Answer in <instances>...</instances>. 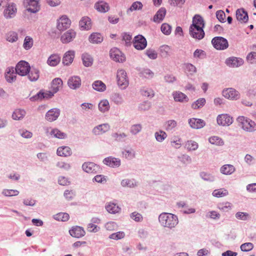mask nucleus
Wrapping results in <instances>:
<instances>
[{"label":"nucleus","mask_w":256,"mask_h":256,"mask_svg":"<svg viewBox=\"0 0 256 256\" xmlns=\"http://www.w3.org/2000/svg\"><path fill=\"white\" fill-rule=\"evenodd\" d=\"M70 20L66 16H62L58 20L56 28L60 31H63L70 27Z\"/></svg>","instance_id":"nucleus-10"},{"label":"nucleus","mask_w":256,"mask_h":256,"mask_svg":"<svg viewBox=\"0 0 256 256\" xmlns=\"http://www.w3.org/2000/svg\"><path fill=\"white\" fill-rule=\"evenodd\" d=\"M110 56L114 60L119 62L125 61L126 57L124 54L117 48H113L110 50Z\"/></svg>","instance_id":"nucleus-8"},{"label":"nucleus","mask_w":256,"mask_h":256,"mask_svg":"<svg viewBox=\"0 0 256 256\" xmlns=\"http://www.w3.org/2000/svg\"><path fill=\"white\" fill-rule=\"evenodd\" d=\"M60 60V57L56 54H52L47 61L48 64L52 66H56L59 64Z\"/></svg>","instance_id":"nucleus-38"},{"label":"nucleus","mask_w":256,"mask_h":256,"mask_svg":"<svg viewBox=\"0 0 256 256\" xmlns=\"http://www.w3.org/2000/svg\"><path fill=\"white\" fill-rule=\"evenodd\" d=\"M112 136L118 142H124L127 137V135L124 132H114L112 134Z\"/></svg>","instance_id":"nucleus-45"},{"label":"nucleus","mask_w":256,"mask_h":256,"mask_svg":"<svg viewBox=\"0 0 256 256\" xmlns=\"http://www.w3.org/2000/svg\"><path fill=\"white\" fill-rule=\"evenodd\" d=\"M112 100L116 104H120L123 102L122 96L118 93H113L111 95Z\"/></svg>","instance_id":"nucleus-51"},{"label":"nucleus","mask_w":256,"mask_h":256,"mask_svg":"<svg viewBox=\"0 0 256 256\" xmlns=\"http://www.w3.org/2000/svg\"><path fill=\"white\" fill-rule=\"evenodd\" d=\"M166 12V8L162 7L160 8L153 18V21L155 22L160 23L164 19Z\"/></svg>","instance_id":"nucleus-27"},{"label":"nucleus","mask_w":256,"mask_h":256,"mask_svg":"<svg viewBox=\"0 0 256 256\" xmlns=\"http://www.w3.org/2000/svg\"><path fill=\"white\" fill-rule=\"evenodd\" d=\"M94 7L98 12L102 13H105L110 10L108 4L103 0L96 2Z\"/></svg>","instance_id":"nucleus-26"},{"label":"nucleus","mask_w":256,"mask_h":256,"mask_svg":"<svg viewBox=\"0 0 256 256\" xmlns=\"http://www.w3.org/2000/svg\"><path fill=\"white\" fill-rule=\"evenodd\" d=\"M82 168L87 173L96 174L98 168V166L94 162H85L82 165Z\"/></svg>","instance_id":"nucleus-18"},{"label":"nucleus","mask_w":256,"mask_h":256,"mask_svg":"<svg viewBox=\"0 0 256 256\" xmlns=\"http://www.w3.org/2000/svg\"><path fill=\"white\" fill-rule=\"evenodd\" d=\"M17 9L14 3L8 4L6 8L4 10V16L6 18H13L16 12Z\"/></svg>","instance_id":"nucleus-24"},{"label":"nucleus","mask_w":256,"mask_h":256,"mask_svg":"<svg viewBox=\"0 0 256 256\" xmlns=\"http://www.w3.org/2000/svg\"><path fill=\"white\" fill-rule=\"evenodd\" d=\"M118 84L122 89L126 88L128 85V79L126 72L122 70H118L117 71Z\"/></svg>","instance_id":"nucleus-4"},{"label":"nucleus","mask_w":256,"mask_h":256,"mask_svg":"<svg viewBox=\"0 0 256 256\" xmlns=\"http://www.w3.org/2000/svg\"><path fill=\"white\" fill-rule=\"evenodd\" d=\"M39 0H25L24 4H27V10L32 13H36L39 11L40 6Z\"/></svg>","instance_id":"nucleus-12"},{"label":"nucleus","mask_w":256,"mask_h":256,"mask_svg":"<svg viewBox=\"0 0 256 256\" xmlns=\"http://www.w3.org/2000/svg\"><path fill=\"white\" fill-rule=\"evenodd\" d=\"M232 122V118L228 114H221L217 117V122L220 126H229Z\"/></svg>","instance_id":"nucleus-9"},{"label":"nucleus","mask_w":256,"mask_h":256,"mask_svg":"<svg viewBox=\"0 0 256 256\" xmlns=\"http://www.w3.org/2000/svg\"><path fill=\"white\" fill-rule=\"evenodd\" d=\"M106 210L110 214H116L118 212L120 208L114 203H110L106 205Z\"/></svg>","instance_id":"nucleus-42"},{"label":"nucleus","mask_w":256,"mask_h":256,"mask_svg":"<svg viewBox=\"0 0 256 256\" xmlns=\"http://www.w3.org/2000/svg\"><path fill=\"white\" fill-rule=\"evenodd\" d=\"M172 95L176 102H188L189 100L188 98L184 94L179 91L174 92Z\"/></svg>","instance_id":"nucleus-33"},{"label":"nucleus","mask_w":256,"mask_h":256,"mask_svg":"<svg viewBox=\"0 0 256 256\" xmlns=\"http://www.w3.org/2000/svg\"><path fill=\"white\" fill-rule=\"evenodd\" d=\"M189 34L192 38L198 40H202L205 36L204 30L200 28L196 29L194 27L190 26Z\"/></svg>","instance_id":"nucleus-11"},{"label":"nucleus","mask_w":256,"mask_h":256,"mask_svg":"<svg viewBox=\"0 0 256 256\" xmlns=\"http://www.w3.org/2000/svg\"><path fill=\"white\" fill-rule=\"evenodd\" d=\"M200 177L204 181L212 182L215 180V177L210 174L202 172H200Z\"/></svg>","instance_id":"nucleus-47"},{"label":"nucleus","mask_w":256,"mask_h":256,"mask_svg":"<svg viewBox=\"0 0 256 256\" xmlns=\"http://www.w3.org/2000/svg\"><path fill=\"white\" fill-rule=\"evenodd\" d=\"M122 40L125 42V44L126 46H130L131 45V40L132 39V35L128 32H123L122 34Z\"/></svg>","instance_id":"nucleus-54"},{"label":"nucleus","mask_w":256,"mask_h":256,"mask_svg":"<svg viewBox=\"0 0 256 256\" xmlns=\"http://www.w3.org/2000/svg\"><path fill=\"white\" fill-rule=\"evenodd\" d=\"M154 136L158 142H162L167 137V134L163 130H160L155 132Z\"/></svg>","instance_id":"nucleus-52"},{"label":"nucleus","mask_w":256,"mask_h":256,"mask_svg":"<svg viewBox=\"0 0 256 256\" xmlns=\"http://www.w3.org/2000/svg\"><path fill=\"white\" fill-rule=\"evenodd\" d=\"M103 163L112 168H117L120 165V160L119 158L109 156L104 159Z\"/></svg>","instance_id":"nucleus-21"},{"label":"nucleus","mask_w":256,"mask_h":256,"mask_svg":"<svg viewBox=\"0 0 256 256\" xmlns=\"http://www.w3.org/2000/svg\"><path fill=\"white\" fill-rule=\"evenodd\" d=\"M236 120L238 123V126L244 130L252 132L256 130V123L244 116H239Z\"/></svg>","instance_id":"nucleus-2"},{"label":"nucleus","mask_w":256,"mask_h":256,"mask_svg":"<svg viewBox=\"0 0 256 256\" xmlns=\"http://www.w3.org/2000/svg\"><path fill=\"white\" fill-rule=\"evenodd\" d=\"M69 233L72 236L78 238H82L86 234V232L84 228L78 226H72L69 230Z\"/></svg>","instance_id":"nucleus-14"},{"label":"nucleus","mask_w":256,"mask_h":256,"mask_svg":"<svg viewBox=\"0 0 256 256\" xmlns=\"http://www.w3.org/2000/svg\"><path fill=\"white\" fill-rule=\"evenodd\" d=\"M236 170L235 168L232 164H225L220 168V172L224 174L230 175Z\"/></svg>","instance_id":"nucleus-35"},{"label":"nucleus","mask_w":256,"mask_h":256,"mask_svg":"<svg viewBox=\"0 0 256 256\" xmlns=\"http://www.w3.org/2000/svg\"><path fill=\"white\" fill-rule=\"evenodd\" d=\"M212 196L216 198H220L228 194V191L226 190H215L212 192Z\"/></svg>","instance_id":"nucleus-55"},{"label":"nucleus","mask_w":256,"mask_h":256,"mask_svg":"<svg viewBox=\"0 0 256 256\" xmlns=\"http://www.w3.org/2000/svg\"><path fill=\"white\" fill-rule=\"evenodd\" d=\"M142 126L140 124H136L132 126L130 132L134 135H136L141 131Z\"/></svg>","instance_id":"nucleus-64"},{"label":"nucleus","mask_w":256,"mask_h":256,"mask_svg":"<svg viewBox=\"0 0 256 256\" xmlns=\"http://www.w3.org/2000/svg\"><path fill=\"white\" fill-rule=\"evenodd\" d=\"M26 114V112L24 110L16 109L12 114V118L14 120H20L24 118Z\"/></svg>","instance_id":"nucleus-37"},{"label":"nucleus","mask_w":256,"mask_h":256,"mask_svg":"<svg viewBox=\"0 0 256 256\" xmlns=\"http://www.w3.org/2000/svg\"><path fill=\"white\" fill-rule=\"evenodd\" d=\"M19 192L16 190H4L2 192V194L6 196H18Z\"/></svg>","instance_id":"nucleus-62"},{"label":"nucleus","mask_w":256,"mask_h":256,"mask_svg":"<svg viewBox=\"0 0 256 256\" xmlns=\"http://www.w3.org/2000/svg\"><path fill=\"white\" fill-rule=\"evenodd\" d=\"M120 184L122 187L134 188L138 185V182L134 178H125L121 181Z\"/></svg>","instance_id":"nucleus-31"},{"label":"nucleus","mask_w":256,"mask_h":256,"mask_svg":"<svg viewBox=\"0 0 256 256\" xmlns=\"http://www.w3.org/2000/svg\"><path fill=\"white\" fill-rule=\"evenodd\" d=\"M190 26L194 27L196 29L200 28L204 30V22L203 18L198 14L195 15L192 18V24H190Z\"/></svg>","instance_id":"nucleus-23"},{"label":"nucleus","mask_w":256,"mask_h":256,"mask_svg":"<svg viewBox=\"0 0 256 256\" xmlns=\"http://www.w3.org/2000/svg\"><path fill=\"white\" fill-rule=\"evenodd\" d=\"M236 18L242 23H246L248 20L247 12L243 8L238 9L236 11Z\"/></svg>","instance_id":"nucleus-20"},{"label":"nucleus","mask_w":256,"mask_h":256,"mask_svg":"<svg viewBox=\"0 0 256 256\" xmlns=\"http://www.w3.org/2000/svg\"><path fill=\"white\" fill-rule=\"evenodd\" d=\"M60 114V110L58 108H54L49 110L46 114V119L49 122L56 120Z\"/></svg>","instance_id":"nucleus-19"},{"label":"nucleus","mask_w":256,"mask_h":256,"mask_svg":"<svg viewBox=\"0 0 256 256\" xmlns=\"http://www.w3.org/2000/svg\"><path fill=\"white\" fill-rule=\"evenodd\" d=\"M212 44L217 50H224L228 46V40L222 36H216L212 40Z\"/></svg>","instance_id":"nucleus-3"},{"label":"nucleus","mask_w":256,"mask_h":256,"mask_svg":"<svg viewBox=\"0 0 256 256\" xmlns=\"http://www.w3.org/2000/svg\"><path fill=\"white\" fill-rule=\"evenodd\" d=\"M188 124L192 128L195 129L201 128L206 125V122L204 120L196 118H190Z\"/></svg>","instance_id":"nucleus-22"},{"label":"nucleus","mask_w":256,"mask_h":256,"mask_svg":"<svg viewBox=\"0 0 256 256\" xmlns=\"http://www.w3.org/2000/svg\"><path fill=\"white\" fill-rule=\"evenodd\" d=\"M44 98V92L43 90H40L34 96L30 97V100L31 102L41 101Z\"/></svg>","instance_id":"nucleus-53"},{"label":"nucleus","mask_w":256,"mask_h":256,"mask_svg":"<svg viewBox=\"0 0 256 256\" xmlns=\"http://www.w3.org/2000/svg\"><path fill=\"white\" fill-rule=\"evenodd\" d=\"M140 76L147 78H152L154 76V73L148 68H144L140 72Z\"/></svg>","instance_id":"nucleus-56"},{"label":"nucleus","mask_w":256,"mask_h":256,"mask_svg":"<svg viewBox=\"0 0 256 256\" xmlns=\"http://www.w3.org/2000/svg\"><path fill=\"white\" fill-rule=\"evenodd\" d=\"M74 50H68L66 52L62 58L63 64L66 66H68L72 64L74 58Z\"/></svg>","instance_id":"nucleus-28"},{"label":"nucleus","mask_w":256,"mask_h":256,"mask_svg":"<svg viewBox=\"0 0 256 256\" xmlns=\"http://www.w3.org/2000/svg\"><path fill=\"white\" fill-rule=\"evenodd\" d=\"M132 42L134 48L138 50H144L147 46L146 38L141 34L134 36Z\"/></svg>","instance_id":"nucleus-6"},{"label":"nucleus","mask_w":256,"mask_h":256,"mask_svg":"<svg viewBox=\"0 0 256 256\" xmlns=\"http://www.w3.org/2000/svg\"><path fill=\"white\" fill-rule=\"evenodd\" d=\"M222 96L230 100H237L240 97V92L234 88H227L222 91Z\"/></svg>","instance_id":"nucleus-7"},{"label":"nucleus","mask_w":256,"mask_h":256,"mask_svg":"<svg viewBox=\"0 0 256 256\" xmlns=\"http://www.w3.org/2000/svg\"><path fill=\"white\" fill-rule=\"evenodd\" d=\"M92 88L98 92H104L106 90V84L101 80H96L92 84Z\"/></svg>","instance_id":"nucleus-40"},{"label":"nucleus","mask_w":256,"mask_h":256,"mask_svg":"<svg viewBox=\"0 0 256 256\" xmlns=\"http://www.w3.org/2000/svg\"><path fill=\"white\" fill-rule=\"evenodd\" d=\"M209 142L216 146H223L224 144V140L220 137L217 136H211L208 138Z\"/></svg>","instance_id":"nucleus-46"},{"label":"nucleus","mask_w":256,"mask_h":256,"mask_svg":"<svg viewBox=\"0 0 256 256\" xmlns=\"http://www.w3.org/2000/svg\"><path fill=\"white\" fill-rule=\"evenodd\" d=\"M27 76L30 81L36 82L40 77V70L37 68L32 66Z\"/></svg>","instance_id":"nucleus-29"},{"label":"nucleus","mask_w":256,"mask_h":256,"mask_svg":"<svg viewBox=\"0 0 256 256\" xmlns=\"http://www.w3.org/2000/svg\"><path fill=\"white\" fill-rule=\"evenodd\" d=\"M160 28L162 32L166 35H169L171 33L172 27L168 24H162Z\"/></svg>","instance_id":"nucleus-63"},{"label":"nucleus","mask_w":256,"mask_h":256,"mask_svg":"<svg viewBox=\"0 0 256 256\" xmlns=\"http://www.w3.org/2000/svg\"><path fill=\"white\" fill-rule=\"evenodd\" d=\"M98 109L102 112L108 111L110 109L108 101L107 100H101L98 104Z\"/></svg>","instance_id":"nucleus-44"},{"label":"nucleus","mask_w":256,"mask_h":256,"mask_svg":"<svg viewBox=\"0 0 256 256\" xmlns=\"http://www.w3.org/2000/svg\"><path fill=\"white\" fill-rule=\"evenodd\" d=\"M76 32L72 29L69 30L61 36L60 40L63 44H68L76 38Z\"/></svg>","instance_id":"nucleus-15"},{"label":"nucleus","mask_w":256,"mask_h":256,"mask_svg":"<svg viewBox=\"0 0 256 256\" xmlns=\"http://www.w3.org/2000/svg\"><path fill=\"white\" fill-rule=\"evenodd\" d=\"M143 5L140 2L136 1L133 2L130 7L128 10V11L132 12L133 10H140L142 8Z\"/></svg>","instance_id":"nucleus-60"},{"label":"nucleus","mask_w":256,"mask_h":256,"mask_svg":"<svg viewBox=\"0 0 256 256\" xmlns=\"http://www.w3.org/2000/svg\"><path fill=\"white\" fill-rule=\"evenodd\" d=\"M68 87L72 90L78 88L81 85V79L78 76H70L68 80Z\"/></svg>","instance_id":"nucleus-17"},{"label":"nucleus","mask_w":256,"mask_h":256,"mask_svg":"<svg viewBox=\"0 0 256 256\" xmlns=\"http://www.w3.org/2000/svg\"><path fill=\"white\" fill-rule=\"evenodd\" d=\"M225 63L229 67L237 68L243 64L244 60L240 58L232 56L226 58Z\"/></svg>","instance_id":"nucleus-13"},{"label":"nucleus","mask_w":256,"mask_h":256,"mask_svg":"<svg viewBox=\"0 0 256 256\" xmlns=\"http://www.w3.org/2000/svg\"><path fill=\"white\" fill-rule=\"evenodd\" d=\"M16 72L14 67H8L6 70L4 77L6 82L8 83H12L16 80Z\"/></svg>","instance_id":"nucleus-16"},{"label":"nucleus","mask_w":256,"mask_h":256,"mask_svg":"<svg viewBox=\"0 0 256 256\" xmlns=\"http://www.w3.org/2000/svg\"><path fill=\"white\" fill-rule=\"evenodd\" d=\"M235 216L237 219L242 220H246L250 218L248 213L244 212H237Z\"/></svg>","instance_id":"nucleus-58"},{"label":"nucleus","mask_w":256,"mask_h":256,"mask_svg":"<svg viewBox=\"0 0 256 256\" xmlns=\"http://www.w3.org/2000/svg\"><path fill=\"white\" fill-rule=\"evenodd\" d=\"M158 221L160 225L164 228L172 229L178 224L176 215L168 212H162L158 216Z\"/></svg>","instance_id":"nucleus-1"},{"label":"nucleus","mask_w":256,"mask_h":256,"mask_svg":"<svg viewBox=\"0 0 256 256\" xmlns=\"http://www.w3.org/2000/svg\"><path fill=\"white\" fill-rule=\"evenodd\" d=\"M88 40L92 44H98L103 41L104 38L100 33L93 32L89 36Z\"/></svg>","instance_id":"nucleus-32"},{"label":"nucleus","mask_w":256,"mask_h":256,"mask_svg":"<svg viewBox=\"0 0 256 256\" xmlns=\"http://www.w3.org/2000/svg\"><path fill=\"white\" fill-rule=\"evenodd\" d=\"M6 39L8 42L13 43L18 40V34L14 31H10L6 34Z\"/></svg>","instance_id":"nucleus-39"},{"label":"nucleus","mask_w":256,"mask_h":256,"mask_svg":"<svg viewBox=\"0 0 256 256\" xmlns=\"http://www.w3.org/2000/svg\"><path fill=\"white\" fill-rule=\"evenodd\" d=\"M56 154L58 156L66 157L71 156L72 152L70 147L63 146L58 148Z\"/></svg>","instance_id":"nucleus-34"},{"label":"nucleus","mask_w":256,"mask_h":256,"mask_svg":"<svg viewBox=\"0 0 256 256\" xmlns=\"http://www.w3.org/2000/svg\"><path fill=\"white\" fill-rule=\"evenodd\" d=\"M50 134L52 135H54L55 138L60 139H64L66 138V133L60 131L57 128L53 129L51 131Z\"/></svg>","instance_id":"nucleus-49"},{"label":"nucleus","mask_w":256,"mask_h":256,"mask_svg":"<svg viewBox=\"0 0 256 256\" xmlns=\"http://www.w3.org/2000/svg\"><path fill=\"white\" fill-rule=\"evenodd\" d=\"M177 126V122L175 120H170L166 121L165 124V128L166 130H171Z\"/></svg>","instance_id":"nucleus-61"},{"label":"nucleus","mask_w":256,"mask_h":256,"mask_svg":"<svg viewBox=\"0 0 256 256\" xmlns=\"http://www.w3.org/2000/svg\"><path fill=\"white\" fill-rule=\"evenodd\" d=\"M206 100L204 98H200L193 102L192 104V108L194 110L198 109L203 106L206 104Z\"/></svg>","instance_id":"nucleus-50"},{"label":"nucleus","mask_w":256,"mask_h":256,"mask_svg":"<svg viewBox=\"0 0 256 256\" xmlns=\"http://www.w3.org/2000/svg\"><path fill=\"white\" fill-rule=\"evenodd\" d=\"M34 40L33 38L30 36H26L24 39L23 48L26 50H30L33 46Z\"/></svg>","instance_id":"nucleus-41"},{"label":"nucleus","mask_w":256,"mask_h":256,"mask_svg":"<svg viewBox=\"0 0 256 256\" xmlns=\"http://www.w3.org/2000/svg\"><path fill=\"white\" fill-rule=\"evenodd\" d=\"M82 60L84 65L86 67H89L92 64L93 58L88 53H84L82 55Z\"/></svg>","instance_id":"nucleus-36"},{"label":"nucleus","mask_w":256,"mask_h":256,"mask_svg":"<svg viewBox=\"0 0 256 256\" xmlns=\"http://www.w3.org/2000/svg\"><path fill=\"white\" fill-rule=\"evenodd\" d=\"M82 30H88L91 28V20L88 16H84L79 22Z\"/></svg>","instance_id":"nucleus-30"},{"label":"nucleus","mask_w":256,"mask_h":256,"mask_svg":"<svg viewBox=\"0 0 256 256\" xmlns=\"http://www.w3.org/2000/svg\"><path fill=\"white\" fill-rule=\"evenodd\" d=\"M141 94L144 96L152 98L154 96V91L149 88H143L140 90Z\"/></svg>","instance_id":"nucleus-48"},{"label":"nucleus","mask_w":256,"mask_h":256,"mask_svg":"<svg viewBox=\"0 0 256 256\" xmlns=\"http://www.w3.org/2000/svg\"><path fill=\"white\" fill-rule=\"evenodd\" d=\"M186 146L189 151L196 150L198 147V144L194 140H188L186 144Z\"/></svg>","instance_id":"nucleus-59"},{"label":"nucleus","mask_w":256,"mask_h":256,"mask_svg":"<svg viewBox=\"0 0 256 256\" xmlns=\"http://www.w3.org/2000/svg\"><path fill=\"white\" fill-rule=\"evenodd\" d=\"M110 128L108 124H103L95 126L92 132L95 135H100L108 132Z\"/></svg>","instance_id":"nucleus-25"},{"label":"nucleus","mask_w":256,"mask_h":256,"mask_svg":"<svg viewBox=\"0 0 256 256\" xmlns=\"http://www.w3.org/2000/svg\"><path fill=\"white\" fill-rule=\"evenodd\" d=\"M16 74L20 76H26L30 70V66L28 62L24 60L20 61L14 68Z\"/></svg>","instance_id":"nucleus-5"},{"label":"nucleus","mask_w":256,"mask_h":256,"mask_svg":"<svg viewBox=\"0 0 256 256\" xmlns=\"http://www.w3.org/2000/svg\"><path fill=\"white\" fill-rule=\"evenodd\" d=\"M170 48L167 45H163L160 48V51L162 56L166 58L170 55Z\"/></svg>","instance_id":"nucleus-57"},{"label":"nucleus","mask_w":256,"mask_h":256,"mask_svg":"<svg viewBox=\"0 0 256 256\" xmlns=\"http://www.w3.org/2000/svg\"><path fill=\"white\" fill-rule=\"evenodd\" d=\"M54 218L56 220L66 222L70 218V216L66 212H59L54 216Z\"/></svg>","instance_id":"nucleus-43"}]
</instances>
